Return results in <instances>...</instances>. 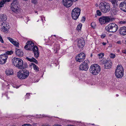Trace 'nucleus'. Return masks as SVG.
<instances>
[{
	"instance_id": "nucleus-6",
	"label": "nucleus",
	"mask_w": 126,
	"mask_h": 126,
	"mask_svg": "<svg viewBox=\"0 0 126 126\" xmlns=\"http://www.w3.org/2000/svg\"><path fill=\"white\" fill-rule=\"evenodd\" d=\"M99 7L101 11L103 13L108 12L110 10V4L106 2L101 3L99 5Z\"/></svg>"
},
{
	"instance_id": "nucleus-30",
	"label": "nucleus",
	"mask_w": 126,
	"mask_h": 126,
	"mask_svg": "<svg viewBox=\"0 0 126 126\" xmlns=\"http://www.w3.org/2000/svg\"><path fill=\"white\" fill-rule=\"evenodd\" d=\"M96 13L97 15L100 16L101 15V13L99 10H97L96 11Z\"/></svg>"
},
{
	"instance_id": "nucleus-25",
	"label": "nucleus",
	"mask_w": 126,
	"mask_h": 126,
	"mask_svg": "<svg viewBox=\"0 0 126 126\" xmlns=\"http://www.w3.org/2000/svg\"><path fill=\"white\" fill-rule=\"evenodd\" d=\"M31 64L33 66V68L35 71L37 72L39 71V68L37 66L33 63H32Z\"/></svg>"
},
{
	"instance_id": "nucleus-11",
	"label": "nucleus",
	"mask_w": 126,
	"mask_h": 126,
	"mask_svg": "<svg viewBox=\"0 0 126 126\" xmlns=\"http://www.w3.org/2000/svg\"><path fill=\"white\" fill-rule=\"evenodd\" d=\"M110 20L109 16H103L100 17L99 20L100 23L102 25L108 22Z\"/></svg>"
},
{
	"instance_id": "nucleus-27",
	"label": "nucleus",
	"mask_w": 126,
	"mask_h": 126,
	"mask_svg": "<svg viewBox=\"0 0 126 126\" xmlns=\"http://www.w3.org/2000/svg\"><path fill=\"white\" fill-rule=\"evenodd\" d=\"M13 51H8L5 52V53L4 54H7V55H11L13 54Z\"/></svg>"
},
{
	"instance_id": "nucleus-58",
	"label": "nucleus",
	"mask_w": 126,
	"mask_h": 126,
	"mask_svg": "<svg viewBox=\"0 0 126 126\" xmlns=\"http://www.w3.org/2000/svg\"><path fill=\"white\" fill-rule=\"evenodd\" d=\"M92 125H94V124H92Z\"/></svg>"
},
{
	"instance_id": "nucleus-1",
	"label": "nucleus",
	"mask_w": 126,
	"mask_h": 126,
	"mask_svg": "<svg viewBox=\"0 0 126 126\" xmlns=\"http://www.w3.org/2000/svg\"><path fill=\"white\" fill-rule=\"evenodd\" d=\"M24 48L27 50L33 51L34 56L36 58L39 57V52L38 47L34 45L33 42L28 41L27 44L24 46Z\"/></svg>"
},
{
	"instance_id": "nucleus-4",
	"label": "nucleus",
	"mask_w": 126,
	"mask_h": 126,
	"mask_svg": "<svg viewBox=\"0 0 126 126\" xmlns=\"http://www.w3.org/2000/svg\"><path fill=\"white\" fill-rule=\"evenodd\" d=\"M17 74L18 78L22 80L28 77L30 74V72L28 70L24 69L19 71L17 72Z\"/></svg>"
},
{
	"instance_id": "nucleus-9",
	"label": "nucleus",
	"mask_w": 126,
	"mask_h": 126,
	"mask_svg": "<svg viewBox=\"0 0 126 126\" xmlns=\"http://www.w3.org/2000/svg\"><path fill=\"white\" fill-rule=\"evenodd\" d=\"M80 9L78 7H76L73 9L71 13L73 19L75 20H77L80 14Z\"/></svg>"
},
{
	"instance_id": "nucleus-17",
	"label": "nucleus",
	"mask_w": 126,
	"mask_h": 126,
	"mask_svg": "<svg viewBox=\"0 0 126 126\" xmlns=\"http://www.w3.org/2000/svg\"><path fill=\"white\" fill-rule=\"evenodd\" d=\"M120 34L121 35H126V27L125 26L121 27L119 30Z\"/></svg>"
},
{
	"instance_id": "nucleus-2",
	"label": "nucleus",
	"mask_w": 126,
	"mask_h": 126,
	"mask_svg": "<svg viewBox=\"0 0 126 126\" xmlns=\"http://www.w3.org/2000/svg\"><path fill=\"white\" fill-rule=\"evenodd\" d=\"M12 61L13 64L19 69H23L28 66L27 63H23V60L19 58H14Z\"/></svg>"
},
{
	"instance_id": "nucleus-35",
	"label": "nucleus",
	"mask_w": 126,
	"mask_h": 126,
	"mask_svg": "<svg viewBox=\"0 0 126 126\" xmlns=\"http://www.w3.org/2000/svg\"><path fill=\"white\" fill-rule=\"evenodd\" d=\"M0 42L2 43H4V41L2 39V37L0 35Z\"/></svg>"
},
{
	"instance_id": "nucleus-44",
	"label": "nucleus",
	"mask_w": 126,
	"mask_h": 126,
	"mask_svg": "<svg viewBox=\"0 0 126 126\" xmlns=\"http://www.w3.org/2000/svg\"><path fill=\"white\" fill-rule=\"evenodd\" d=\"M85 17L83 16L82 17V21L83 20V21H84L85 20Z\"/></svg>"
},
{
	"instance_id": "nucleus-51",
	"label": "nucleus",
	"mask_w": 126,
	"mask_h": 126,
	"mask_svg": "<svg viewBox=\"0 0 126 126\" xmlns=\"http://www.w3.org/2000/svg\"><path fill=\"white\" fill-rule=\"evenodd\" d=\"M61 126V125H54V126Z\"/></svg>"
},
{
	"instance_id": "nucleus-24",
	"label": "nucleus",
	"mask_w": 126,
	"mask_h": 126,
	"mask_svg": "<svg viewBox=\"0 0 126 126\" xmlns=\"http://www.w3.org/2000/svg\"><path fill=\"white\" fill-rule=\"evenodd\" d=\"M59 45H57L56 44H55L54 45V52L55 53H57L58 50L59 49Z\"/></svg>"
},
{
	"instance_id": "nucleus-41",
	"label": "nucleus",
	"mask_w": 126,
	"mask_h": 126,
	"mask_svg": "<svg viewBox=\"0 0 126 126\" xmlns=\"http://www.w3.org/2000/svg\"><path fill=\"white\" fill-rule=\"evenodd\" d=\"M42 126H51L50 125L47 124H43L42 125Z\"/></svg>"
},
{
	"instance_id": "nucleus-46",
	"label": "nucleus",
	"mask_w": 126,
	"mask_h": 126,
	"mask_svg": "<svg viewBox=\"0 0 126 126\" xmlns=\"http://www.w3.org/2000/svg\"><path fill=\"white\" fill-rule=\"evenodd\" d=\"M122 52L125 54H126V50H123L122 51Z\"/></svg>"
},
{
	"instance_id": "nucleus-7",
	"label": "nucleus",
	"mask_w": 126,
	"mask_h": 126,
	"mask_svg": "<svg viewBox=\"0 0 126 126\" xmlns=\"http://www.w3.org/2000/svg\"><path fill=\"white\" fill-rule=\"evenodd\" d=\"M105 29L107 31L113 33L115 32L118 30V27L117 25L115 23H112L106 26Z\"/></svg>"
},
{
	"instance_id": "nucleus-32",
	"label": "nucleus",
	"mask_w": 126,
	"mask_h": 126,
	"mask_svg": "<svg viewBox=\"0 0 126 126\" xmlns=\"http://www.w3.org/2000/svg\"><path fill=\"white\" fill-rule=\"evenodd\" d=\"M91 27L93 28H95V22H93L91 23Z\"/></svg>"
},
{
	"instance_id": "nucleus-13",
	"label": "nucleus",
	"mask_w": 126,
	"mask_h": 126,
	"mask_svg": "<svg viewBox=\"0 0 126 126\" xmlns=\"http://www.w3.org/2000/svg\"><path fill=\"white\" fill-rule=\"evenodd\" d=\"M85 54L84 53H81L77 56L76 58L77 61L80 62L83 61L85 59Z\"/></svg>"
},
{
	"instance_id": "nucleus-55",
	"label": "nucleus",
	"mask_w": 126,
	"mask_h": 126,
	"mask_svg": "<svg viewBox=\"0 0 126 126\" xmlns=\"http://www.w3.org/2000/svg\"><path fill=\"white\" fill-rule=\"evenodd\" d=\"M35 13H37V11H35Z\"/></svg>"
},
{
	"instance_id": "nucleus-8",
	"label": "nucleus",
	"mask_w": 126,
	"mask_h": 126,
	"mask_svg": "<svg viewBox=\"0 0 126 126\" xmlns=\"http://www.w3.org/2000/svg\"><path fill=\"white\" fill-rule=\"evenodd\" d=\"M11 9L12 11L17 14L20 12V6L18 1L16 0H14L11 3Z\"/></svg>"
},
{
	"instance_id": "nucleus-22",
	"label": "nucleus",
	"mask_w": 126,
	"mask_h": 126,
	"mask_svg": "<svg viewBox=\"0 0 126 126\" xmlns=\"http://www.w3.org/2000/svg\"><path fill=\"white\" fill-rule=\"evenodd\" d=\"M5 72L6 75L7 76L11 75L14 74L13 70L11 69H7Z\"/></svg>"
},
{
	"instance_id": "nucleus-15",
	"label": "nucleus",
	"mask_w": 126,
	"mask_h": 126,
	"mask_svg": "<svg viewBox=\"0 0 126 126\" xmlns=\"http://www.w3.org/2000/svg\"><path fill=\"white\" fill-rule=\"evenodd\" d=\"M63 5L66 7H70L73 4V2L71 0H63Z\"/></svg>"
},
{
	"instance_id": "nucleus-5",
	"label": "nucleus",
	"mask_w": 126,
	"mask_h": 126,
	"mask_svg": "<svg viewBox=\"0 0 126 126\" xmlns=\"http://www.w3.org/2000/svg\"><path fill=\"white\" fill-rule=\"evenodd\" d=\"M115 75L117 78H121L124 75V68L121 65H118L116 69Z\"/></svg>"
},
{
	"instance_id": "nucleus-50",
	"label": "nucleus",
	"mask_w": 126,
	"mask_h": 126,
	"mask_svg": "<svg viewBox=\"0 0 126 126\" xmlns=\"http://www.w3.org/2000/svg\"><path fill=\"white\" fill-rule=\"evenodd\" d=\"M72 0V2H73V1H75L77 0Z\"/></svg>"
},
{
	"instance_id": "nucleus-18",
	"label": "nucleus",
	"mask_w": 126,
	"mask_h": 126,
	"mask_svg": "<svg viewBox=\"0 0 126 126\" xmlns=\"http://www.w3.org/2000/svg\"><path fill=\"white\" fill-rule=\"evenodd\" d=\"M1 26H2L1 30V31L5 32H7L8 31V29L6 28H7V25L4 22L2 23L1 24Z\"/></svg>"
},
{
	"instance_id": "nucleus-40",
	"label": "nucleus",
	"mask_w": 126,
	"mask_h": 126,
	"mask_svg": "<svg viewBox=\"0 0 126 126\" xmlns=\"http://www.w3.org/2000/svg\"><path fill=\"white\" fill-rule=\"evenodd\" d=\"M106 36V35L104 34H102L101 36V37L103 38L104 37H105Z\"/></svg>"
},
{
	"instance_id": "nucleus-34",
	"label": "nucleus",
	"mask_w": 126,
	"mask_h": 126,
	"mask_svg": "<svg viewBox=\"0 0 126 126\" xmlns=\"http://www.w3.org/2000/svg\"><path fill=\"white\" fill-rule=\"evenodd\" d=\"M119 23L120 24H125L126 23V21H121L119 22Z\"/></svg>"
},
{
	"instance_id": "nucleus-23",
	"label": "nucleus",
	"mask_w": 126,
	"mask_h": 126,
	"mask_svg": "<svg viewBox=\"0 0 126 126\" xmlns=\"http://www.w3.org/2000/svg\"><path fill=\"white\" fill-rule=\"evenodd\" d=\"M7 19V16L3 14H1L0 16V21H6Z\"/></svg>"
},
{
	"instance_id": "nucleus-26",
	"label": "nucleus",
	"mask_w": 126,
	"mask_h": 126,
	"mask_svg": "<svg viewBox=\"0 0 126 126\" xmlns=\"http://www.w3.org/2000/svg\"><path fill=\"white\" fill-rule=\"evenodd\" d=\"M12 44L17 47H19V43L18 42L16 41H14V42H12Z\"/></svg>"
},
{
	"instance_id": "nucleus-20",
	"label": "nucleus",
	"mask_w": 126,
	"mask_h": 126,
	"mask_svg": "<svg viewBox=\"0 0 126 126\" xmlns=\"http://www.w3.org/2000/svg\"><path fill=\"white\" fill-rule=\"evenodd\" d=\"M15 52L16 55L20 57H22L23 55V52L21 49L16 48Z\"/></svg>"
},
{
	"instance_id": "nucleus-3",
	"label": "nucleus",
	"mask_w": 126,
	"mask_h": 126,
	"mask_svg": "<svg viewBox=\"0 0 126 126\" xmlns=\"http://www.w3.org/2000/svg\"><path fill=\"white\" fill-rule=\"evenodd\" d=\"M101 70L99 66L97 64H92L90 67L89 72L91 74L95 75H98Z\"/></svg>"
},
{
	"instance_id": "nucleus-53",
	"label": "nucleus",
	"mask_w": 126,
	"mask_h": 126,
	"mask_svg": "<svg viewBox=\"0 0 126 126\" xmlns=\"http://www.w3.org/2000/svg\"><path fill=\"white\" fill-rule=\"evenodd\" d=\"M116 96H119V95H118V94H116Z\"/></svg>"
},
{
	"instance_id": "nucleus-31",
	"label": "nucleus",
	"mask_w": 126,
	"mask_h": 126,
	"mask_svg": "<svg viewBox=\"0 0 126 126\" xmlns=\"http://www.w3.org/2000/svg\"><path fill=\"white\" fill-rule=\"evenodd\" d=\"M7 38L10 41V42H11L12 43V42H13L14 41V39H12L10 37H8Z\"/></svg>"
},
{
	"instance_id": "nucleus-42",
	"label": "nucleus",
	"mask_w": 126,
	"mask_h": 126,
	"mask_svg": "<svg viewBox=\"0 0 126 126\" xmlns=\"http://www.w3.org/2000/svg\"><path fill=\"white\" fill-rule=\"evenodd\" d=\"M81 27H82V25H80V24H79V25H78L77 26V28H79L80 29L81 28Z\"/></svg>"
},
{
	"instance_id": "nucleus-49",
	"label": "nucleus",
	"mask_w": 126,
	"mask_h": 126,
	"mask_svg": "<svg viewBox=\"0 0 126 126\" xmlns=\"http://www.w3.org/2000/svg\"><path fill=\"white\" fill-rule=\"evenodd\" d=\"M41 20H42V21H43V17H42V16H41Z\"/></svg>"
},
{
	"instance_id": "nucleus-54",
	"label": "nucleus",
	"mask_w": 126,
	"mask_h": 126,
	"mask_svg": "<svg viewBox=\"0 0 126 126\" xmlns=\"http://www.w3.org/2000/svg\"><path fill=\"white\" fill-rule=\"evenodd\" d=\"M51 41H52V43L54 42L52 40H51Z\"/></svg>"
},
{
	"instance_id": "nucleus-12",
	"label": "nucleus",
	"mask_w": 126,
	"mask_h": 126,
	"mask_svg": "<svg viewBox=\"0 0 126 126\" xmlns=\"http://www.w3.org/2000/svg\"><path fill=\"white\" fill-rule=\"evenodd\" d=\"M8 58V56L6 54L0 55V64L2 65L5 64L7 62Z\"/></svg>"
},
{
	"instance_id": "nucleus-38",
	"label": "nucleus",
	"mask_w": 126,
	"mask_h": 126,
	"mask_svg": "<svg viewBox=\"0 0 126 126\" xmlns=\"http://www.w3.org/2000/svg\"><path fill=\"white\" fill-rule=\"evenodd\" d=\"M22 126H32V125L30 124H24Z\"/></svg>"
},
{
	"instance_id": "nucleus-47",
	"label": "nucleus",
	"mask_w": 126,
	"mask_h": 126,
	"mask_svg": "<svg viewBox=\"0 0 126 126\" xmlns=\"http://www.w3.org/2000/svg\"><path fill=\"white\" fill-rule=\"evenodd\" d=\"M26 59H27V60H28V61H30V58H29V57H26Z\"/></svg>"
},
{
	"instance_id": "nucleus-45",
	"label": "nucleus",
	"mask_w": 126,
	"mask_h": 126,
	"mask_svg": "<svg viewBox=\"0 0 126 126\" xmlns=\"http://www.w3.org/2000/svg\"><path fill=\"white\" fill-rule=\"evenodd\" d=\"M116 43L118 44H121V41H117Z\"/></svg>"
},
{
	"instance_id": "nucleus-56",
	"label": "nucleus",
	"mask_w": 126,
	"mask_h": 126,
	"mask_svg": "<svg viewBox=\"0 0 126 126\" xmlns=\"http://www.w3.org/2000/svg\"><path fill=\"white\" fill-rule=\"evenodd\" d=\"M53 36H55V37H56V35H53Z\"/></svg>"
},
{
	"instance_id": "nucleus-28",
	"label": "nucleus",
	"mask_w": 126,
	"mask_h": 126,
	"mask_svg": "<svg viewBox=\"0 0 126 126\" xmlns=\"http://www.w3.org/2000/svg\"><path fill=\"white\" fill-rule=\"evenodd\" d=\"M104 54L103 53H101L98 54L97 55L99 59L102 58L104 56Z\"/></svg>"
},
{
	"instance_id": "nucleus-37",
	"label": "nucleus",
	"mask_w": 126,
	"mask_h": 126,
	"mask_svg": "<svg viewBox=\"0 0 126 126\" xmlns=\"http://www.w3.org/2000/svg\"><path fill=\"white\" fill-rule=\"evenodd\" d=\"M33 59L34 60H33V62H34V63H35L36 64H37L38 63V62L37 60H36V59H35V58H33Z\"/></svg>"
},
{
	"instance_id": "nucleus-21",
	"label": "nucleus",
	"mask_w": 126,
	"mask_h": 126,
	"mask_svg": "<svg viewBox=\"0 0 126 126\" xmlns=\"http://www.w3.org/2000/svg\"><path fill=\"white\" fill-rule=\"evenodd\" d=\"M112 63L111 61H107V62L104 65V67L105 69H110L111 68Z\"/></svg>"
},
{
	"instance_id": "nucleus-39",
	"label": "nucleus",
	"mask_w": 126,
	"mask_h": 126,
	"mask_svg": "<svg viewBox=\"0 0 126 126\" xmlns=\"http://www.w3.org/2000/svg\"><path fill=\"white\" fill-rule=\"evenodd\" d=\"M31 94V93H27L26 95V98H29V97H28V95H29V96H30V94Z\"/></svg>"
},
{
	"instance_id": "nucleus-48",
	"label": "nucleus",
	"mask_w": 126,
	"mask_h": 126,
	"mask_svg": "<svg viewBox=\"0 0 126 126\" xmlns=\"http://www.w3.org/2000/svg\"><path fill=\"white\" fill-rule=\"evenodd\" d=\"M102 44H103V45H106V43H105V42H103L102 43Z\"/></svg>"
},
{
	"instance_id": "nucleus-29",
	"label": "nucleus",
	"mask_w": 126,
	"mask_h": 126,
	"mask_svg": "<svg viewBox=\"0 0 126 126\" xmlns=\"http://www.w3.org/2000/svg\"><path fill=\"white\" fill-rule=\"evenodd\" d=\"M107 60L105 59H103L101 61V62L103 64H105L107 62V61H108Z\"/></svg>"
},
{
	"instance_id": "nucleus-10",
	"label": "nucleus",
	"mask_w": 126,
	"mask_h": 126,
	"mask_svg": "<svg viewBox=\"0 0 126 126\" xmlns=\"http://www.w3.org/2000/svg\"><path fill=\"white\" fill-rule=\"evenodd\" d=\"M89 60H85L84 62H83L79 65V69L80 70L87 71L89 68V65L88 62H89Z\"/></svg>"
},
{
	"instance_id": "nucleus-57",
	"label": "nucleus",
	"mask_w": 126,
	"mask_h": 126,
	"mask_svg": "<svg viewBox=\"0 0 126 126\" xmlns=\"http://www.w3.org/2000/svg\"><path fill=\"white\" fill-rule=\"evenodd\" d=\"M125 44H126V40L125 42Z\"/></svg>"
},
{
	"instance_id": "nucleus-14",
	"label": "nucleus",
	"mask_w": 126,
	"mask_h": 126,
	"mask_svg": "<svg viewBox=\"0 0 126 126\" xmlns=\"http://www.w3.org/2000/svg\"><path fill=\"white\" fill-rule=\"evenodd\" d=\"M85 44V40L83 38L82 39H79V40L77 46L80 49H82L83 47Z\"/></svg>"
},
{
	"instance_id": "nucleus-36",
	"label": "nucleus",
	"mask_w": 126,
	"mask_h": 126,
	"mask_svg": "<svg viewBox=\"0 0 126 126\" xmlns=\"http://www.w3.org/2000/svg\"><path fill=\"white\" fill-rule=\"evenodd\" d=\"M31 2L33 3H36L37 2V0H32Z\"/></svg>"
},
{
	"instance_id": "nucleus-43",
	"label": "nucleus",
	"mask_w": 126,
	"mask_h": 126,
	"mask_svg": "<svg viewBox=\"0 0 126 126\" xmlns=\"http://www.w3.org/2000/svg\"><path fill=\"white\" fill-rule=\"evenodd\" d=\"M33 58H33V57H32V58H30V62H33V60H34L33 59Z\"/></svg>"
},
{
	"instance_id": "nucleus-59",
	"label": "nucleus",
	"mask_w": 126,
	"mask_h": 126,
	"mask_svg": "<svg viewBox=\"0 0 126 126\" xmlns=\"http://www.w3.org/2000/svg\"><path fill=\"white\" fill-rule=\"evenodd\" d=\"M28 97H29V95H28Z\"/></svg>"
},
{
	"instance_id": "nucleus-19",
	"label": "nucleus",
	"mask_w": 126,
	"mask_h": 126,
	"mask_svg": "<svg viewBox=\"0 0 126 126\" xmlns=\"http://www.w3.org/2000/svg\"><path fill=\"white\" fill-rule=\"evenodd\" d=\"M110 1L112 3L114 8L115 9L116 12L118 11V8H117L118 7V4L117 3V0H110Z\"/></svg>"
},
{
	"instance_id": "nucleus-52",
	"label": "nucleus",
	"mask_w": 126,
	"mask_h": 126,
	"mask_svg": "<svg viewBox=\"0 0 126 126\" xmlns=\"http://www.w3.org/2000/svg\"><path fill=\"white\" fill-rule=\"evenodd\" d=\"M92 56H93V54H91V57H92Z\"/></svg>"
},
{
	"instance_id": "nucleus-33",
	"label": "nucleus",
	"mask_w": 126,
	"mask_h": 126,
	"mask_svg": "<svg viewBox=\"0 0 126 126\" xmlns=\"http://www.w3.org/2000/svg\"><path fill=\"white\" fill-rule=\"evenodd\" d=\"M110 57L112 58H114L115 57V54L111 53L110 55Z\"/></svg>"
},
{
	"instance_id": "nucleus-16",
	"label": "nucleus",
	"mask_w": 126,
	"mask_h": 126,
	"mask_svg": "<svg viewBox=\"0 0 126 126\" xmlns=\"http://www.w3.org/2000/svg\"><path fill=\"white\" fill-rule=\"evenodd\" d=\"M120 7L122 11L126 12V1L121 2L120 4Z\"/></svg>"
}]
</instances>
